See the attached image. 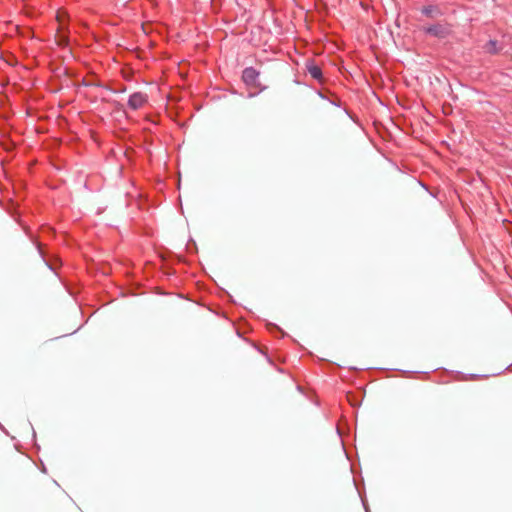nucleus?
<instances>
[{
	"mask_svg": "<svg viewBox=\"0 0 512 512\" xmlns=\"http://www.w3.org/2000/svg\"><path fill=\"white\" fill-rule=\"evenodd\" d=\"M258 75L259 73L254 68L248 67L244 69L242 79L246 84L252 85L255 84Z\"/></svg>",
	"mask_w": 512,
	"mask_h": 512,
	"instance_id": "nucleus-3",
	"label": "nucleus"
},
{
	"mask_svg": "<svg viewBox=\"0 0 512 512\" xmlns=\"http://www.w3.org/2000/svg\"><path fill=\"white\" fill-rule=\"evenodd\" d=\"M66 41L65 37L62 38V40L60 41V43H64Z\"/></svg>",
	"mask_w": 512,
	"mask_h": 512,
	"instance_id": "nucleus-8",
	"label": "nucleus"
},
{
	"mask_svg": "<svg viewBox=\"0 0 512 512\" xmlns=\"http://www.w3.org/2000/svg\"><path fill=\"white\" fill-rule=\"evenodd\" d=\"M421 11L428 18H437L442 15L439 8L432 5L423 7Z\"/></svg>",
	"mask_w": 512,
	"mask_h": 512,
	"instance_id": "nucleus-4",
	"label": "nucleus"
},
{
	"mask_svg": "<svg viewBox=\"0 0 512 512\" xmlns=\"http://www.w3.org/2000/svg\"><path fill=\"white\" fill-rule=\"evenodd\" d=\"M148 102V96L143 92H135L130 95L128 100V106L133 109H141Z\"/></svg>",
	"mask_w": 512,
	"mask_h": 512,
	"instance_id": "nucleus-2",
	"label": "nucleus"
},
{
	"mask_svg": "<svg viewBox=\"0 0 512 512\" xmlns=\"http://www.w3.org/2000/svg\"><path fill=\"white\" fill-rule=\"evenodd\" d=\"M485 49L487 52L489 53H495L497 50H496V42L495 41H489L486 46H485Z\"/></svg>",
	"mask_w": 512,
	"mask_h": 512,
	"instance_id": "nucleus-6",
	"label": "nucleus"
},
{
	"mask_svg": "<svg viewBox=\"0 0 512 512\" xmlns=\"http://www.w3.org/2000/svg\"><path fill=\"white\" fill-rule=\"evenodd\" d=\"M308 69V72L310 73V75L314 78V79H317V80H320L321 77H322V72H321V69L316 66V65H309L307 67Z\"/></svg>",
	"mask_w": 512,
	"mask_h": 512,
	"instance_id": "nucleus-5",
	"label": "nucleus"
},
{
	"mask_svg": "<svg viewBox=\"0 0 512 512\" xmlns=\"http://www.w3.org/2000/svg\"><path fill=\"white\" fill-rule=\"evenodd\" d=\"M422 31L437 38H445L450 34L451 29L446 23H436L422 27Z\"/></svg>",
	"mask_w": 512,
	"mask_h": 512,
	"instance_id": "nucleus-1",
	"label": "nucleus"
},
{
	"mask_svg": "<svg viewBox=\"0 0 512 512\" xmlns=\"http://www.w3.org/2000/svg\"><path fill=\"white\" fill-rule=\"evenodd\" d=\"M64 18H65V14L64 13H58L57 19L60 22L61 26H62V22H63Z\"/></svg>",
	"mask_w": 512,
	"mask_h": 512,
	"instance_id": "nucleus-7",
	"label": "nucleus"
}]
</instances>
